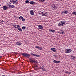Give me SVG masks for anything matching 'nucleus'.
I'll list each match as a JSON object with an SVG mask.
<instances>
[{
	"label": "nucleus",
	"instance_id": "38",
	"mask_svg": "<svg viewBox=\"0 0 76 76\" xmlns=\"http://www.w3.org/2000/svg\"><path fill=\"white\" fill-rule=\"evenodd\" d=\"M1 56H0V58H1Z\"/></svg>",
	"mask_w": 76,
	"mask_h": 76
},
{
	"label": "nucleus",
	"instance_id": "8",
	"mask_svg": "<svg viewBox=\"0 0 76 76\" xmlns=\"http://www.w3.org/2000/svg\"><path fill=\"white\" fill-rule=\"evenodd\" d=\"M38 26L39 27L38 29H43V27H42V25H39Z\"/></svg>",
	"mask_w": 76,
	"mask_h": 76
},
{
	"label": "nucleus",
	"instance_id": "13",
	"mask_svg": "<svg viewBox=\"0 0 76 76\" xmlns=\"http://www.w3.org/2000/svg\"><path fill=\"white\" fill-rule=\"evenodd\" d=\"M30 13L31 15H34V13L32 10H31L30 12Z\"/></svg>",
	"mask_w": 76,
	"mask_h": 76
},
{
	"label": "nucleus",
	"instance_id": "14",
	"mask_svg": "<svg viewBox=\"0 0 76 76\" xmlns=\"http://www.w3.org/2000/svg\"><path fill=\"white\" fill-rule=\"evenodd\" d=\"M51 50L52 51H53V52H56V50L55 49V48H52L51 49Z\"/></svg>",
	"mask_w": 76,
	"mask_h": 76
},
{
	"label": "nucleus",
	"instance_id": "11",
	"mask_svg": "<svg viewBox=\"0 0 76 76\" xmlns=\"http://www.w3.org/2000/svg\"><path fill=\"white\" fill-rule=\"evenodd\" d=\"M3 10H7V9H8V7H6V6H4L3 7H2Z\"/></svg>",
	"mask_w": 76,
	"mask_h": 76
},
{
	"label": "nucleus",
	"instance_id": "27",
	"mask_svg": "<svg viewBox=\"0 0 76 76\" xmlns=\"http://www.w3.org/2000/svg\"><path fill=\"white\" fill-rule=\"evenodd\" d=\"M14 27L15 28H17V27H16V25H13Z\"/></svg>",
	"mask_w": 76,
	"mask_h": 76
},
{
	"label": "nucleus",
	"instance_id": "36",
	"mask_svg": "<svg viewBox=\"0 0 76 76\" xmlns=\"http://www.w3.org/2000/svg\"><path fill=\"white\" fill-rule=\"evenodd\" d=\"M15 54H17V53H18L17 52H15L14 53Z\"/></svg>",
	"mask_w": 76,
	"mask_h": 76
},
{
	"label": "nucleus",
	"instance_id": "28",
	"mask_svg": "<svg viewBox=\"0 0 76 76\" xmlns=\"http://www.w3.org/2000/svg\"><path fill=\"white\" fill-rule=\"evenodd\" d=\"M17 27L18 29V28H20V26H19V25H18L17 26Z\"/></svg>",
	"mask_w": 76,
	"mask_h": 76
},
{
	"label": "nucleus",
	"instance_id": "1",
	"mask_svg": "<svg viewBox=\"0 0 76 76\" xmlns=\"http://www.w3.org/2000/svg\"><path fill=\"white\" fill-rule=\"evenodd\" d=\"M21 55L25 57H27V58H29L30 57V55L28 53H22Z\"/></svg>",
	"mask_w": 76,
	"mask_h": 76
},
{
	"label": "nucleus",
	"instance_id": "21",
	"mask_svg": "<svg viewBox=\"0 0 76 76\" xmlns=\"http://www.w3.org/2000/svg\"><path fill=\"white\" fill-rule=\"evenodd\" d=\"M71 58H72V60H75V57L74 56H71Z\"/></svg>",
	"mask_w": 76,
	"mask_h": 76
},
{
	"label": "nucleus",
	"instance_id": "4",
	"mask_svg": "<svg viewBox=\"0 0 76 76\" xmlns=\"http://www.w3.org/2000/svg\"><path fill=\"white\" fill-rule=\"evenodd\" d=\"M65 52L67 53H70V52H72V50L70 49H67L65 50Z\"/></svg>",
	"mask_w": 76,
	"mask_h": 76
},
{
	"label": "nucleus",
	"instance_id": "39",
	"mask_svg": "<svg viewBox=\"0 0 76 76\" xmlns=\"http://www.w3.org/2000/svg\"><path fill=\"white\" fill-rule=\"evenodd\" d=\"M39 13V14H41V13Z\"/></svg>",
	"mask_w": 76,
	"mask_h": 76
},
{
	"label": "nucleus",
	"instance_id": "37",
	"mask_svg": "<svg viewBox=\"0 0 76 76\" xmlns=\"http://www.w3.org/2000/svg\"><path fill=\"white\" fill-rule=\"evenodd\" d=\"M71 73V72H70L69 73V74H70Z\"/></svg>",
	"mask_w": 76,
	"mask_h": 76
},
{
	"label": "nucleus",
	"instance_id": "17",
	"mask_svg": "<svg viewBox=\"0 0 76 76\" xmlns=\"http://www.w3.org/2000/svg\"><path fill=\"white\" fill-rule=\"evenodd\" d=\"M53 62L54 63H59L60 61H56V60H54Z\"/></svg>",
	"mask_w": 76,
	"mask_h": 76
},
{
	"label": "nucleus",
	"instance_id": "20",
	"mask_svg": "<svg viewBox=\"0 0 76 76\" xmlns=\"http://www.w3.org/2000/svg\"><path fill=\"white\" fill-rule=\"evenodd\" d=\"M18 30L20 31V32H22V29L20 28H18Z\"/></svg>",
	"mask_w": 76,
	"mask_h": 76
},
{
	"label": "nucleus",
	"instance_id": "16",
	"mask_svg": "<svg viewBox=\"0 0 76 76\" xmlns=\"http://www.w3.org/2000/svg\"><path fill=\"white\" fill-rule=\"evenodd\" d=\"M62 13H64L65 14H67L68 13V11L66 10L65 11H63L62 12Z\"/></svg>",
	"mask_w": 76,
	"mask_h": 76
},
{
	"label": "nucleus",
	"instance_id": "29",
	"mask_svg": "<svg viewBox=\"0 0 76 76\" xmlns=\"http://www.w3.org/2000/svg\"><path fill=\"white\" fill-rule=\"evenodd\" d=\"M22 21H25V18H23L22 19Z\"/></svg>",
	"mask_w": 76,
	"mask_h": 76
},
{
	"label": "nucleus",
	"instance_id": "22",
	"mask_svg": "<svg viewBox=\"0 0 76 76\" xmlns=\"http://www.w3.org/2000/svg\"><path fill=\"white\" fill-rule=\"evenodd\" d=\"M19 19L20 20H21V19H23V17L22 16H20V17H19Z\"/></svg>",
	"mask_w": 76,
	"mask_h": 76
},
{
	"label": "nucleus",
	"instance_id": "6",
	"mask_svg": "<svg viewBox=\"0 0 76 76\" xmlns=\"http://www.w3.org/2000/svg\"><path fill=\"white\" fill-rule=\"evenodd\" d=\"M41 68L42 69L44 72H47V70H46V69H45V67L44 66H42Z\"/></svg>",
	"mask_w": 76,
	"mask_h": 76
},
{
	"label": "nucleus",
	"instance_id": "2",
	"mask_svg": "<svg viewBox=\"0 0 76 76\" xmlns=\"http://www.w3.org/2000/svg\"><path fill=\"white\" fill-rule=\"evenodd\" d=\"M65 23H66L64 21H61L58 24V26H64V25H65Z\"/></svg>",
	"mask_w": 76,
	"mask_h": 76
},
{
	"label": "nucleus",
	"instance_id": "9",
	"mask_svg": "<svg viewBox=\"0 0 76 76\" xmlns=\"http://www.w3.org/2000/svg\"><path fill=\"white\" fill-rule=\"evenodd\" d=\"M9 6L10 8H15V6L12 5L10 4L9 5Z\"/></svg>",
	"mask_w": 76,
	"mask_h": 76
},
{
	"label": "nucleus",
	"instance_id": "40",
	"mask_svg": "<svg viewBox=\"0 0 76 76\" xmlns=\"http://www.w3.org/2000/svg\"><path fill=\"white\" fill-rule=\"evenodd\" d=\"M1 6V5H0V6Z\"/></svg>",
	"mask_w": 76,
	"mask_h": 76
},
{
	"label": "nucleus",
	"instance_id": "5",
	"mask_svg": "<svg viewBox=\"0 0 76 76\" xmlns=\"http://www.w3.org/2000/svg\"><path fill=\"white\" fill-rule=\"evenodd\" d=\"M30 62L31 63H37V62L32 58H29Z\"/></svg>",
	"mask_w": 76,
	"mask_h": 76
},
{
	"label": "nucleus",
	"instance_id": "10",
	"mask_svg": "<svg viewBox=\"0 0 76 76\" xmlns=\"http://www.w3.org/2000/svg\"><path fill=\"white\" fill-rule=\"evenodd\" d=\"M35 48H38V50H42V48L41 47H39V46H37L35 47Z\"/></svg>",
	"mask_w": 76,
	"mask_h": 76
},
{
	"label": "nucleus",
	"instance_id": "32",
	"mask_svg": "<svg viewBox=\"0 0 76 76\" xmlns=\"http://www.w3.org/2000/svg\"><path fill=\"white\" fill-rule=\"evenodd\" d=\"M55 32V30H52V32Z\"/></svg>",
	"mask_w": 76,
	"mask_h": 76
},
{
	"label": "nucleus",
	"instance_id": "12",
	"mask_svg": "<svg viewBox=\"0 0 76 76\" xmlns=\"http://www.w3.org/2000/svg\"><path fill=\"white\" fill-rule=\"evenodd\" d=\"M15 45H21V44H20V42H17L15 44Z\"/></svg>",
	"mask_w": 76,
	"mask_h": 76
},
{
	"label": "nucleus",
	"instance_id": "26",
	"mask_svg": "<svg viewBox=\"0 0 76 76\" xmlns=\"http://www.w3.org/2000/svg\"><path fill=\"white\" fill-rule=\"evenodd\" d=\"M64 32L63 31H61V34H64Z\"/></svg>",
	"mask_w": 76,
	"mask_h": 76
},
{
	"label": "nucleus",
	"instance_id": "23",
	"mask_svg": "<svg viewBox=\"0 0 76 76\" xmlns=\"http://www.w3.org/2000/svg\"><path fill=\"white\" fill-rule=\"evenodd\" d=\"M72 14H73V15H76V12H73L72 13Z\"/></svg>",
	"mask_w": 76,
	"mask_h": 76
},
{
	"label": "nucleus",
	"instance_id": "31",
	"mask_svg": "<svg viewBox=\"0 0 76 76\" xmlns=\"http://www.w3.org/2000/svg\"><path fill=\"white\" fill-rule=\"evenodd\" d=\"M52 31H53V30H51V29H50V30H49V31H50V32H52Z\"/></svg>",
	"mask_w": 76,
	"mask_h": 76
},
{
	"label": "nucleus",
	"instance_id": "18",
	"mask_svg": "<svg viewBox=\"0 0 76 76\" xmlns=\"http://www.w3.org/2000/svg\"><path fill=\"white\" fill-rule=\"evenodd\" d=\"M29 3L31 4H35V2L34 1H30L29 2Z\"/></svg>",
	"mask_w": 76,
	"mask_h": 76
},
{
	"label": "nucleus",
	"instance_id": "25",
	"mask_svg": "<svg viewBox=\"0 0 76 76\" xmlns=\"http://www.w3.org/2000/svg\"><path fill=\"white\" fill-rule=\"evenodd\" d=\"M26 28V27H25V26H23L22 27V29H25Z\"/></svg>",
	"mask_w": 76,
	"mask_h": 76
},
{
	"label": "nucleus",
	"instance_id": "41",
	"mask_svg": "<svg viewBox=\"0 0 76 76\" xmlns=\"http://www.w3.org/2000/svg\"><path fill=\"white\" fill-rule=\"evenodd\" d=\"M67 73H68V72H67Z\"/></svg>",
	"mask_w": 76,
	"mask_h": 76
},
{
	"label": "nucleus",
	"instance_id": "15",
	"mask_svg": "<svg viewBox=\"0 0 76 76\" xmlns=\"http://www.w3.org/2000/svg\"><path fill=\"white\" fill-rule=\"evenodd\" d=\"M52 9L53 10H56V9H57V7H56L54 6H53L52 7Z\"/></svg>",
	"mask_w": 76,
	"mask_h": 76
},
{
	"label": "nucleus",
	"instance_id": "3",
	"mask_svg": "<svg viewBox=\"0 0 76 76\" xmlns=\"http://www.w3.org/2000/svg\"><path fill=\"white\" fill-rule=\"evenodd\" d=\"M10 3H12L14 4H17L18 3V1L16 0H11Z\"/></svg>",
	"mask_w": 76,
	"mask_h": 76
},
{
	"label": "nucleus",
	"instance_id": "7",
	"mask_svg": "<svg viewBox=\"0 0 76 76\" xmlns=\"http://www.w3.org/2000/svg\"><path fill=\"white\" fill-rule=\"evenodd\" d=\"M41 14L42 15V16H46L47 15H48V14H47V12H41Z\"/></svg>",
	"mask_w": 76,
	"mask_h": 76
},
{
	"label": "nucleus",
	"instance_id": "34",
	"mask_svg": "<svg viewBox=\"0 0 76 76\" xmlns=\"http://www.w3.org/2000/svg\"><path fill=\"white\" fill-rule=\"evenodd\" d=\"M34 53H31V55H32V56H34Z\"/></svg>",
	"mask_w": 76,
	"mask_h": 76
},
{
	"label": "nucleus",
	"instance_id": "33",
	"mask_svg": "<svg viewBox=\"0 0 76 76\" xmlns=\"http://www.w3.org/2000/svg\"><path fill=\"white\" fill-rule=\"evenodd\" d=\"M53 56H54V57H57V55H53Z\"/></svg>",
	"mask_w": 76,
	"mask_h": 76
},
{
	"label": "nucleus",
	"instance_id": "30",
	"mask_svg": "<svg viewBox=\"0 0 76 76\" xmlns=\"http://www.w3.org/2000/svg\"><path fill=\"white\" fill-rule=\"evenodd\" d=\"M45 0H39L40 1H44Z\"/></svg>",
	"mask_w": 76,
	"mask_h": 76
},
{
	"label": "nucleus",
	"instance_id": "19",
	"mask_svg": "<svg viewBox=\"0 0 76 76\" xmlns=\"http://www.w3.org/2000/svg\"><path fill=\"white\" fill-rule=\"evenodd\" d=\"M34 56H35L36 57H40V56L39 55H37V54H34L33 55Z\"/></svg>",
	"mask_w": 76,
	"mask_h": 76
},
{
	"label": "nucleus",
	"instance_id": "24",
	"mask_svg": "<svg viewBox=\"0 0 76 76\" xmlns=\"http://www.w3.org/2000/svg\"><path fill=\"white\" fill-rule=\"evenodd\" d=\"M29 2V1L28 0H26V3H28Z\"/></svg>",
	"mask_w": 76,
	"mask_h": 76
},
{
	"label": "nucleus",
	"instance_id": "35",
	"mask_svg": "<svg viewBox=\"0 0 76 76\" xmlns=\"http://www.w3.org/2000/svg\"><path fill=\"white\" fill-rule=\"evenodd\" d=\"M1 22H4V21H3V20H1Z\"/></svg>",
	"mask_w": 76,
	"mask_h": 76
}]
</instances>
